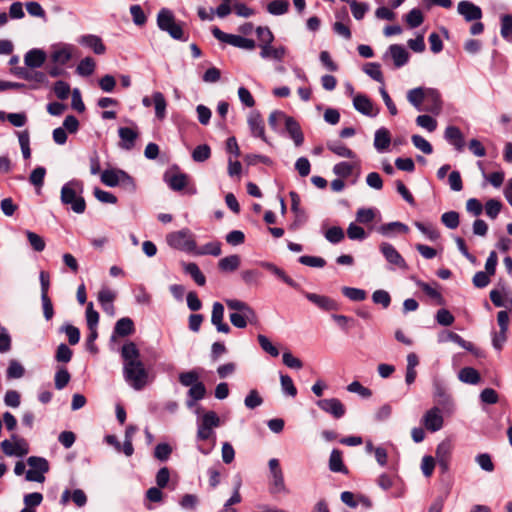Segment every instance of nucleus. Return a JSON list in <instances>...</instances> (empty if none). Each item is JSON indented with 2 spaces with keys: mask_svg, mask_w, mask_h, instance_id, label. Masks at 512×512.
<instances>
[{
  "mask_svg": "<svg viewBox=\"0 0 512 512\" xmlns=\"http://www.w3.org/2000/svg\"><path fill=\"white\" fill-rule=\"evenodd\" d=\"M123 374L125 380L135 390H142L149 380V373L140 359V351L134 342L122 346Z\"/></svg>",
  "mask_w": 512,
  "mask_h": 512,
  "instance_id": "nucleus-1",
  "label": "nucleus"
},
{
  "mask_svg": "<svg viewBox=\"0 0 512 512\" xmlns=\"http://www.w3.org/2000/svg\"><path fill=\"white\" fill-rule=\"evenodd\" d=\"M82 192L83 183L79 180H71L61 189V202L64 205H70L75 213L82 214L86 209V202L80 195Z\"/></svg>",
  "mask_w": 512,
  "mask_h": 512,
  "instance_id": "nucleus-2",
  "label": "nucleus"
},
{
  "mask_svg": "<svg viewBox=\"0 0 512 512\" xmlns=\"http://www.w3.org/2000/svg\"><path fill=\"white\" fill-rule=\"evenodd\" d=\"M101 182L109 187L120 186L129 192H134L136 189L134 179L121 169L104 170L101 173Z\"/></svg>",
  "mask_w": 512,
  "mask_h": 512,
  "instance_id": "nucleus-3",
  "label": "nucleus"
},
{
  "mask_svg": "<svg viewBox=\"0 0 512 512\" xmlns=\"http://www.w3.org/2000/svg\"><path fill=\"white\" fill-rule=\"evenodd\" d=\"M157 25L167 32L173 39L187 41V37L183 31L181 24L175 21L173 13L168 9H162L157 15Z\"/></svg>",
  "mask_w": 512,
  "mask_h": 512,
  "instance_id": "nucleus-4",
  "label": "nucleus"
},
{
  "mask_svg": "<svg viewBox=\"0 0 512 512\" xmlns=\"http://www.w3.org/2000/svg\"><path fill=\"white\" fill-rule=\"evenodd\" d=\"M166 241L169 244V246L175 249L185 252L196 251V242L194 239V235L187 228L169 233L166 237Z\"/></svg>",
  "mask_w": 512,
  "mask_h": 512,
  "instance_id": "nucleus-5",
  "label": "nucleus"
},
{
  "mask_svg": "<svg viewBox=\"0 0 512 512\" xmlns=\"http://www.w3.org/2000/svg\"><path fill=\"white\" fill-rule=\"evenodd\" d=\"M30 469L26 472L27 481L42 483L45 480L44 474L49 471V463L45 458L31 456L27 459Z\"/></svg>",
  "mask_w": 512,
  "mask_h": 512,
  "instance_id": "nucleus-6",
  "label": "nucleus"
},
{
  "mask_svg": "<svg viewBox=\"0 0 512 512\" xmlns=\"http://www.w3.org/2000/svg\"><path fill=\"white\" fill-rule=\"evenodd\" d=\"M212 34L217 40L241 49L253 50L256 46L254 40L239 35L225 33L218 27L212 28Z\"/></svg>",
  "mask_w": 512,
  "mask_h": 512,
  "instance_id": "nucleus-7",
  "label": "nucleus"
},
{
  "mask_svg": "<svg viewBox=\"0 0 512 512\" xmlns=\"http://www.w3.org/2000/svg\"><path fill=\"white\" fill-rule=\"evenodd\" d=\"M13 439H15L14 442L9 440H4L1 442L2 451L8 456L15 455L22 457L28 454V443L23 438H16V436H13Z\"/></svg>",
  "mask_w": 512,
  "mask_h": 512,
  "instance_id": "nucleus-8",
  "label": "nucleus"
},
{
  "mask_svg": "<svg viewBox=\"0 0 512 512\" xmlns=\"http://www.w3.org/2000/svg\"><path fill=\"white\" fill-rule=\"evenodd\" d=\"M422 424L430 432H436L442 429L444 419L440 408L433 407L429 409L422 417Z\"/></svg>",
  "mask_w": 512,
  "mask_h": 512,
  "instance_id": "nucleus-9",
  "label": "nucleus"
},
{
  "mask_svg": "<svg viewBox=\"0 0 512 512\" xmlns=\"http://www.w3.org/2000/svg\"><path fill=\"white\" fill-rule=\"evenodd\" d=\"M317 406L337 419L343 417L346 412L345 406L337 398L321 399L317 401Z\"/></svg>",
  "mask_w": 512,
  "mask_h": 512,
  "instance_id": "nucleus-10",
  "label": "nucleus"
},
{
  "mask_svg": "<svg viewBox=\"0 0 512 512\" xmlns=\"http://www.w3.org/2000/svg\"><path fill=\"white\" fill-rule=\"evenodd\" d=\"M457 12L463 16L467 22L477 21L482 18L481 8L467 0L458 3Z\"/></svg>",
  "mask_w": 512,
  "mask_h": 512,
  "instance_id": "nucleus-11",
  "label": "nucleus"
},
{
  "mask_svg": "<svg viewBox=\"0 0 512 512\" xmlns=\"http://www.w3.org/2000/svg\"><path fill=\"white\" fill-rule=\"evenodd\" d=\"M354 108L369 117H375L379 109L374 106L373 102L364 94H357L353 99Z\"/></svg>",
  "mask_w": 512,
  "mask_h": 512,
  "instance_id": "nucleus-12",
  "label": "nucleus"
},
{
  "mask_svg": "<svg viewBox=\"0 0 512 512\" xmlns=\"http://www.w3.org/2000/svg\"><path fill=\"white\" fill-rule=\"evenodd\" d=\"M380 250H381L382 254L384 255L385 259L389 263H391L399 268H402V269H405L407 267V264H406L404 258L394 248L393 245L384 242L380 245Z\"/></svg>",
  "mask_w": 512,
  "mask_h": 512,
  "instance_id": "nucleus-13",
  "label": "nucleus"
},
{
  "mask_svg": "<svg viewBox=\"0 0 512 512\" xmlns=\"http://www.w3.org/2000/svg\"><path fill=\"white\" fill-rule=\"evenodd\" d=\"M226 305L229 309L238 311V313H244V316L249 318V323H257V315L247 303L237 299H228L226 300Z\"/></svg>",
  "mask_w": 512,
  "mask_h": 512,
  "instance_id": "nucleus-14",
  "label": "nucleus"
},
{
  "mask_svg": "<svg viewBox=\"0 0 512 512\" xmlns=\"http://www.w3.org/2000/svg\"><path fill=\"white\" fill-rule=\"evenodd\" d=\"M247 122H248V126L251 130L252 135L255 137H259L265 141L266 137H265L264 121L261 117V114L258 111H251L249 113Z\"/></svg>",
  "mask_w": 512,
  "mask_h": 512,
  "instance_id": "nucleus-15",
  "label": "nucleus"
},
{
  "mask_svg": "<svg viewBox=\"0 0 512 512\" xmlns=\"http://www.w3.org/2000/svg\"><path fill=\"white\" fill-rule=\"evenodd\" d=\"M224 319V306L220 302H215L212 308L211 322L216 326L218 332L229 333L230 327L227 323L223 322Z\"/></svg>",
  "mask_w": 512,
  "mask_h": 512,
  "instance_id": "nucleus-16",
  "label": "nucleus"
},
{
  "mask_svg": "<svg viewBox=\"0 0 512 512\" xmlns=\"http://www.w3.org/2000/svg\"><path fill=\"white\" fill-rule=\"evenodd\" d=\"M305 297L318 306L320 309L325 311H334L338 310L339 306L337 302L330 297L324 296V295H318L315 293H305Z\"/></svg>",
  "mask_w": 512,
  "mask_h": 512,
  "instance_id": "nucleus-17",
  "label": "nucleus"
},
{
  "mask_svg": "<svg viewBox=\"0 0 512 512\" xmlns=\"http://www.w3.org/2000/svg\"><path fill=\"white\" fill-rule=\"evenodd\" d=\"M78 42L93 50L95 54L102 55L106 51V47L102 42V39L97 35H83L79 38Z\"/></svg>",
  "mask_w": 512,
  "mask_h": 512,
  "instance_id": "nucleus-18",
  "label": "nucleus"
},
{
  "mask_svg": "<svg viewBox=\"0 0 512 512\" xmlns=\"http://www.w3.org/2000/svg\"><path fill=\"white\" fill-rule=\"evenodd\" d=\"M424 111L438 114L441 110L440 94L437 90L427 88L426 100L424 101Z\"/></svg>",
  "mask_w": 512,
  "mask_h": 512,
  "instance_id": "nucleus-19",
  "label": "nucleus"
},
{
  "mask_svg": "<svg viewBox=\"0 0 512 512\" xmlns=\"http://www.w3.org/2000/svg\"><path fill=\"white\" fill-rule=\"evenodd\" d=\"M165 181L169 185V187L174 191H181L183 190L187 183H188V177L184 173H172L167 172L164 176Z\"/></svg>",
  "mask_w": 512,
  "mask_h": 512,
  "instance_id": "nucleus-20",
  "label": "nucleus"
},
{
  "mask_svg": "<svg viewBox=\"0 0 512 512\" xmlns=\"http://www.w3.org/2000/svg\"><path fill=\"white\" fill-rule=\"evenodd\" d=\"M46 60V53L41 49L29 50L24 57L25 65L30 68L41 67Z\"/></svg>",
  "mask_w": 512,
  "mask_h": 512,
  "instance_id": "nucleus-21",
  "label": "nucleus"
},
{
  "mask_svg": "<svg viewBox=\"0 0 512 512\" xmlns=\"http://www.w3.org/2000/svg\"><path fill=\"white\" fill-rule=\"evenodd\" d=\"M284 123H285L286 130L289 133L290 137L295 142V145L296 146L302 145V143L304 141V137H303V133L301 131V128H300L298 122L294 118L287 116Z\"/></svg>",
  "mask_w": 512,
  "mask_h": 512,
  "instance_id": "nucleus-22",
  "label": "nucleus"
},
{
  "mask_svg": "<svg viewBox=\"0 0 512 512\" xmlns=\"http://www.w3.org/2000/svg\"><path fill=\"white\" fill-rule=\"evenodd\" d=\"M427 88H414L408 91V101L418 110L424 111V101L426 100Z\"/></svg>",
  "mask_w": 512,
  "mask_h": 512,
  "instance_id": "nucleus-23",
  "label": "nucleus"
},
{
  "mask_svg": "<svg viewBox=\"0 0 512 512\" xmlns=\"http://www.w3.org/2000/svg\"><path fill=\"white\" fill-rule=\"evenodd\" d=\"M72 57V47L69 45H63L55 47L51 53V60L54 63L64 65Z\"/></svg>",
  "mask_w": 512,
  "mask_h": 512,
  "instance_id": "nucleus-24",
  "label": "nucleus"
},
{
  "mask_svg": "<svg viewBox=\"0 0 512 512\" xmlns=\"http://www.w3.org/2000/svg\"><path fill=\"white\" fill-rule=\"evenodd\" d=\"M389 52L396 67H402L408 62L409 53L403 46L398 44L391 45L389 47Z\"/></svg>",
  "mask_w": 512,
  "mask_h": 512,
  "instance_id": "nucleus-25",
  "label": "nucleus"
},
{
  "mask_svg": "<svg viewBox=\"0 0 512 512\" xmlns=\"http://www.w3.org/2000/svg\"><path fill=\"white\" fill-rule=\"evenodd\" d=\"M445 138L446 140L455 146L457 150H462L464 147V139L462 132L458 127L448 126L445 130Z\"/></svg>",
  "mask_w": 512,
  "mask_h": 512,
  "instance_id": "nucleus-26",
  "label": "nucleus"
},
{
  "mask_svg": "<svg viewBox=\"0 0 512 512\" xmlns=\"http://www.w3.org/2000/svg\"><path fill=\"white\" fill-rule=\"evenodd\" d=\"M391 142V135L388 129L382 127L375 132L374 147L377 151L386 150Z\"/></svg>",
  "mask_w": 512,
  "mask_h": 512,
  "instance_id": "nucleus-27",
  "label": "nucleus"
},
{
  "mask_svg": "<svg viewBox=\"0 0 512 512\" xmlns=\"http://www.w3.org/2000/svg\"><path fill=\"white\" fill-rule=\"evenodd\" d=\"M261 266L263 268L267 269L268 271H270L271 273H273L276 277L281 279L287 285H289L293 288L298 287V284L291 277H289L283 269L279 268L275 264L270 263V262H261Z\"/></svg>",
  "mask_w": 512,
  "mask_h": 512,
  "instance_id": "nucleus-28",
  "label": "nucleus"
},
{
  "mask_svg": "<svg viewBox=\"0 0 512 512\" xmlns=\"http://www.w3.org/2000/svg\"><path fill=\"white\" fill-rule=\"evenodd\" d=\"M134 330L135 328L132 319L124 317L116 322L114 327V335L125 337L131 335Z\"/></svg>",
  "mask_w": 512,
  "mask_h": 512,
  "instance_id": "nucleus-29",
  "label": "nucleus"
},
{
  "mask_svg": "<svg viewBox=\"0 0 512 512\" xmlns=\"http://www.w3.org/2000/svg\"><path fill=\"white\" fill-rule=\"evenodd\" d=\"M120 139L124 142L121 146L124 149L130 150L138 137V132L129 127H121L118 130Z\"/></svg>",
  "mask_w": 512,
  "mask_h": 512,
  "instance_id": "nucleus-30",
  "label": "nucleus"
},
{
  "mask_svg": "<svg viewBox=\"0 0 512 512\" xmlns=\"http://www.w3.org/2000/svg\"><path fill=\"white\" fill-rule=\"evenodd\" d=\"M341 500L343 503H345L347 506L351 508L357 507L359 503H362L367 508L371 507V502L369 499L363 496H356L355 494L349 491H344L341 493Z\"/></svg>",
  "mask_w": 512,
  "mask_h": 512,
  "instance_id": "nucleus-31",
  "label": "nucleus"
},
{
  "mask_svg": "<svg viewBox=\"0 0 512 512\" xmlns=\"http://www.w3.org/2000/svg\"><path fill=\"white\" fill-rule=\"evenodd\" d=\"M240 263V256L234 254L220 259L218 267L222 272H234L239 268Z\"/></svg>",
  "mask_w": 512,
  "mask_h": 512,
  "instance_id": "nucleus-32",
  "label": "nucleus"
},
{
  "mask_svg": "<svg viewBox=\"0 0 512 512\" xmlns=\"http://www.w3.org/2000/svg\"><path fill=\"white\" fill-rule=\"evenodd\" d=\"M152 97L155 109V116L158 120H163L166 117V99L161 92H154L152 94Z\"/></svg>",
  "mask_w": 512,
  "mask_h": 512,
  "instance_id": "nucleus-33",
  "label": "nucleus"
},
{
  "mask_svg": "<svg viewBox=\"0 0 512 512\" xmlns=\"http://www.w3.org/2000/svg\"><path fill=\"white\" fill-rule=\"evenodd\" d=\"M261 48L260 56L264 59L272 58L275 60H282L285 56L286 50L284 47H272L271 44L259 45Z\"/></svg>",
  "mask_w": 512,
  "mask_h": 512,
  "instance_id": "nucleus-34",
  "label": "nucleus"
},
{
  "mask_svg": "<svg viewBox=\"0 0 512 512\" xmlns=\"http://www.w3.org/2000/svg\"><path fill=\"white\" fill-rule=\"evenodd\" d=\"M377 231L383 236H389L393 232L408 233L409 228L407 225L395 221L383 224L377 228Z\"/></svg>",
  "mask_w": 512,
  "mask_h": 512,
  "instance_id": "nucleus-35",
  "label": "nucleus"
},
{
  "mask_svg": "<svg viewBox=\"0 0 512 512\" xmlns=\"http://www.w3.org/2000/svg\"><path fill=\"white\" fill-rule=\"evenodd\" d=\"M458 378L467 384H478L481 380L479 372L472 367H464L459 371Z\"/></svg>",
  "mask_w": 512,
  "mask_h": 512,
  "instance_id": "nucleus-36",
  "label": "nucleus"
},
{
  "mask_svg": "<svg viewBox=\"0 0 512 512\" xmlns=\"http://www.w3.org/2000/svg\"><path fill=\"white\" fill-rule=\"evenodd\" d=\"M206 395V387L205 385L200 381L196 385H193L188 390V396L189 400L187 401V406L192 407L194 406L196 401H199L203 399Z\"/></svg>",
  "mask_w": 512,
  "mask_h": 512,
  "instance_id": "nucleus-37",
  "label": "nucleus"
},
{
  "mask_svg": "<svg viewBox=\"0 0 512 512\" xmlns=\"http://www.w3.org/2000/svg\"><path fill=\"white\" fill-rule=\"evenodd\" d=\"M329 468L333 472L347 473V468L342 460V452L338 449H333L329 458Z\"/></svg>",
  "mask_w": 512,
  "mask_h": 512,
  "instance_id": "nucleus-38",
  "label": "nucleus"
},
{
  "mask_svg": "<svg viewBox=\"0 0 512 512\" xmlns=\"http://www.w3.org/2000/svg\"><path fill=\"white\" fill-rule=\"evenodd\" d=\"M116 298V293L109 288H103L98 293V301L100 302L104 311L108 312L113 309V301Z\"/></svg>",
  "mask_w": 512,
  "mask_h": 512,
  "instance_id": "nucleus-39",
  "label": "nucleus"
},
{
  "mask_svg": "<svg viewBox=\"0 0 512 512\" xmlns=\"http://www.w3.org/2000/svg\"><path fill=\"white\" fill-rule=\"evenodd\" d=\"M12 73L22 79L29 80V81H36V82H44L46 76L42 72H30L27 69L23 67L14 68L12 70Z\"/></svg>",
  "mask_w": 512,
  "mask_h": 512,
  "instance_id": "nucleus-40",
  "label": "nucleus"
},
{
  "mask_svg": "<svg viewBox=\"0 0 512 512\" xmlns=\"http://www.w3.org/2000/svg\"><path fill=\"white\" fill-rule=\"evenodd\" d=\"M378 214L374 208H360L356 212V221L360 224L368 225L373 222Z\"/></svg>",
  "mask_w": 512,
  "mask_h": 512,
  "instance_id": "nucleus-41",
  "label": "nucleus"
},
{
  "mask_svg": "<svg viewBox=\"0 0 512 512\" xmlns=\"http://www.w3.org/2000/svg\"><path fill=\"white\" fill-rule=\"evenodd\" d=\"M288 9V0H274L267 5V11L272 15H283L288 11Z\"/></svg>",
  "mask_w": 512,
  "mask_h": 512,
  "instance_id": "nucleus-42",
  "label": "nucleus"
},
{
  "mask_svg": "<svg viewBox=\"0 0 512 512\" xmlns=\"http://www.w3.org/2000/svg\"><path fill=\"white\" fill-rule=\"evenodd\" d=\"M185 272L188 273L199 286H204L206 278L200 271L199 267L195 263H188L185 265Z\"/></svg>",
  "mask_w": 512,
  "mask_h": 512,
  "instance_id": "nucleus-43",
  "label": "nucleus"
},
{
  "mask_svg": "<svg viewBox=\"0 0 512 512\" xmlns=\"http://www.w3.org/2000/svg\"><path fill=\"white\" fill-rule=\"evenodd\" d=\"M453 445L451 440L445 439L436 448V460L450 459Z\"/></svg>",
  "mask_w": 512,
  "mask_h": 512,
  "instance_id": "nucleus-44",
  "label": "nucleus"
},
{
  "mask_svg": "<svg viewBox=\"0 0 512 512\" xmlns=\"http://www.w3.org/2000/svg\"><path fill=\"white\" fill-rule=\"evenodd\" d=\"M327 147L330 151L340 157L354 158L355 153L341 142L328 143Z\"/></svg>",
  "mask_w": 512,
  "mask_h": 512,
  "instance_id": "nucleus-45",
  "label": "nucleus"
},
{
  "mask_svg": "<svg viewBox=\"0 0 512 512\" xmlns=\"http://www.w3.org/2000/svg\"><path fill=\"white\" fill-rule=\"evenodd\" d=\"M199 378L200 376L198 372L191 370L180 373L179 382L185 387H192L193 385H196L198 382H200Z\"/></svg>",
  "mask_w": 512,
  "mask_h": 512,
  "instance_id": "nucleus-46",
  "label": "nucleus"
},
{
  "mask_svg": "<svg viewBox=\"0 0 512 512\" xmlns=\"http://www.w3.org/2000/svg\"><path fill=\"white\" fill-rule=\"evenodd\" d=\"M95 61L91 57H86L80 61L77 66V73L81 76H89L94 72Z\"/></svg>",
  "mask_w": 512,
  "mask_h": 512,
  "instance_id": "nucleus-47",
  "label": "nucleus"
},
{
  "mask_svg": "<svg viewBox=\"0 0 512 512\" xmlns=\"http://www.w3.org/2000/svg\"><path fill=\"white\" fill-rule=\"evenodd\" d=\"M198 424L205 426L207 428H216L220 425V419L216 412L208 411L203 414Z\"/></svg>",
  "mask_w": 512,
  "mask_h": 512,
  "instance_id": "nucleus-48",
  "label": "nucleus"
},
{
  "mask_svg": "<svg viewBox=\"0 0 512 512\" xmlns=\"http://www.w3.org/2000/svg\"><path fill=\"white\" fill-rule=\"evenodd\" d=\"M500 34L505 40L512 41V15L506 14L501 17Z\"/></svg>",
  "mask_w": 512,
  "mask_h": 512,
  "instance_id": "nucleus-49",
  "label": "nucleus"
},
{
  "mask_svg": "<svg viewBox=\"0 0 512 512\" xmlns=\"http://www.w3.org/2000/svg\"><path fill=\"white\" fill-rule=\"evenodd\" d=\"M405 20L410 28H416L423 23L424 17L420 9L414 8L406 15Z\"/></svg>",
  "mask_w": 512,
  "mask_h": 512,
  "instance_id": "nucleus-50",
  "label": "nucleus"
},
{
  "mask_svg": "<svg viewBox=\"0 0 512 512\" xmlns=\"http://www.w3.org/2000/svg\"><path fill=\"white\" fill-rule=\"evenodd\" d=\"M195 252L198 255L219 256L221 254V243L218 241L209 242Z\"/></svg>",
  "mask_w": 512,
  "mask_h": 512,
  "instance_id": "nucleus-51",
  "label": "nucleus"
},
{
  "mask_svg": "<svg viewBox=\"0 0 512 512\" xmlns=\"http://www.w3.org/2000/svg\"><path fill=\"white\" fill-rule=\"evenodd\" d=\"M342 293L352 301H363L367 297V293L363 289L343 287Z\"/></svg>",
  "mask_w": 512,
  "mask_h": 512,
  "instance_id": "nucleus-52",
  "label": "nucleus"
},
{
  "mask_svg": "<svg viewBox=\"0 0 512 512\" xmlns=\"http://www.w3.org/2000/svg\"><path fill=\"white\" fill-rule=\"evenodd\" d=\"M271 492L273 494H279V493L287 494L289 492L285 486L283 473H278V475L272 477Z\"/></svg>",
  "mask_w": 512,
  "mask_h": 512,
  "instance_id": "nucleus-53",
  "label": "nucleus"
},
{
  "mask_svg": "<svg viewBox=\"0 0 512 512\" xmlns=\"http://www.w3.org/2000/svg\"><path fill=\"white\" fill-rule=\"evenodd\" d=\"M345 237L344 231L339 226H333L326 230L325 232V238L333 244H337L341 242Z\"/></svg>",
  "mask_w": 512,
  "mask_h": 512,
  "instance_id": "nucleus-54",
  "label": "nucleus"
},
{
  "mask_svg": "<svg viewBox=\"0 0 512 512\" xmlns=\"http://www.w3.org/2000/svg\"><path fill=\"white\" fill-rule=\"evenodd\" d=\"M26 236L29 244L35 251L41 252L45 249V241L40 235L32 231H26Z\"/></svg>",
  "mask_w": 512,
  "mask_h": 512,
  "instance_id": "nucleus-55",
  "label": "nucleus"
},
{
  "mask_svg": "<svg viewBox=\"0 0 512 512\" xmlns=\"http://www.w3.org/2000/svg\"><path fill=\"white\" fill-rule=\"evenodd\" d=\"M210 156H211V149L206 144L197 146L192 153V158L196 162H204L207 159H209Z\"/></svg>",
  "mask_w": 512,
  "mask_h": 512,
  "instance_id": "nucleus-56",
  "label": "nucleus"
},
{
  "mask_svg": "<svg viewBox=\"0 0 512 512\" xmlns=\"http://www.w3.org/2000/svg\"><path fill=\"white\" fill-rule=\"evenodd\" d=\"M86 320L87 326L89 330L97 329L98 321H99V313L94 310L93 303L90 302L86 308Z\"/></svg>",
  "mask_w": 512,
  "mask_h": 512,
  "instance_id": "nucleus-57",
  "label": "nucleus"
},
{
  "mask_svg": "<svg viewBox=\"0 0 512 512\" xmlns=\"http://www.w3.org/2000/svg\"><path fill=\"white\" fill-rule=\"evenodd\" d=\"M414 225L431 241H435L440 237L439 232L432 225H426L419 221H416Z\"/></svg>",
  "mask_w": 512,
  "mask_h": 512,
  "instance_id": "nucleus-58",
  "label": "nucleus"
},
{
  "mask_svg": "<svg viewBox=\"0 0 512 512\" xmlns=\"http://www.w3.org/2000/svg\"><path fill=\"white\" fill-rule=\"evenodd\" d=\"M502 203L496 199H490L485 204V213L491 219H495L500 213Z\"/></svg>",
  "mask_w": 512,
  "mask_h": 512,
  "instance_id": "nucleus-59",
  "label": "nucleus"
},
{
  "mask_svg": "<svg viewBox=\"0 0 512 512\" xmlns=\"http://www.w3.org/2000/svg\"><path fill=\"white\" fill-rule=\"evenodd\" d=\"M257 339L259 345L266 353L270 354L272 357L279 356V350L270 342V340L265 335L259 334Z\"/></svg>",
  "mask_w": 512,
  "mask_h": 512,
  "instance_id": "nucleus-60",
  "label": "nucleus"
},
{
  "mask_svg": "<svg viewBox=\"0 0 512 512\" xmlns=\"http://www.w3.org/2000/svg\"><path fill=\"white\" fill-rule=\"evenodd\" d=\"M441 221L446 227L455 229L459 225V214L456 211L445 212L441 216Z\"/></svg>",
  "mask_w": 512,
  "mask_h": 512,
  "instance_id": "nucleus-61",
  "label": "nucleus"
},
{
  "mask_svg": "<svg viewBox=\"0 0 512 512\" xmlns=\"http://www.w3.org/2000/svg\"><path fill=\"white\" fill-rule=\"evenodd\" d=\"M347 235L351 240H364L367 237L365 230L355 223H350L347 228Z\"/></svg>",
  "mask_w": 512,
  "mask_h": 512,
  "instance_id": "nucleus-62",
  "label": "nucleus"
},
{
  "mask_svg": "<svg viewBox=\"0 0 512 512\" xmlns=\"http://www.w3.org/2000/svg\"><path fill=\"white\" fill-rule=\"evenodd\" d=\"M70 374L66 368H60L55 374V387L58 390L67 386L70 381Z\"/></svg>",
  "mask_w": 512,
  "mask_h": 512,
  "instance_id": "nucleus-63",
  "label": "nucleus"
},
{
  "mask_svg": "<svg viewBox=\"0 0 512 512\" xmlns=\"http://www.w3.org/2000/svg\"><path fill=\"white\" fill-rule=\"evenodd\" d=\"M416 123L429 132H433L437 128V121L429 115H419L416 118Z\"/></svg>",
  "mask_w": 512,
  "mask_h": 512,
  "instance_id": "nucleus-64",
  "label": "nucleus"
}]
</instances>
